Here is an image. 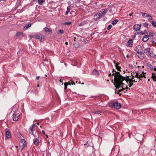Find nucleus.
<instances>
[{
  "label": "nucleus",
  "instance_id": "20e7f679",
  "mask_svg": "<svg viewBox=\"0 0 156 156\" xmlns=\"http://www.w3.org/2000/svg\"><path fill=\"white\" fill-rule=\"evenodd\" d=\"M149 34H148V33H147L145 34V35L143 37L142 40L144 42H146L148 41L149 39V37L151 34V32H149Z\"/></svg>",
  "mask_w": 156,
  "mask_h": 156
},
{
  "label": "nucleus",
  "instance_id": "13d9d810",
  "mask_svg": "<svg viewBox=\"0 0 156 156\" xmlns=\"http://www.w3.org/2000/svg\"><path fill=\"white\" fill-rule=\"evenodd\" d=\"M133 14V13H130L129 14V16H132V15Z\"/></svg>",
  "mask_w": 156,
  "mask_h": 156
},
{
  "label": "nucleus",
  "instance_id": "f03ea898",
  "mask_svg": "<svg viewBox=\"0 0 156 156\" xmlns=\"http://www.w3.org/2000/svg\"><path fill=\"white\" fill-rule=\"evenodd\" d=\"M35 36L36 38L39 39L41 42L43 41L44 40V36L41 34H36Z\"/></svg>",
  "mask_w": 156,
  "mask_h": 156
},
{
  "label": "nucleus",
  "instance_id": "a211bd4d",
  "mask_svg": "<svg viewBox=\"0 0 156 156\" xmlns=\"http://www.w3.org/2000/svg\"><path fill=\"white\" fill-rule=\"evenodd\" d=\"M34 144L36 145H38L39 144V140L37 138H35L34 139Z\"/></svg>",
  "mask_w": 156,
  "mask_h": 156
},
{
  "label": "nucleus",
  "instance_id": "f257e3e1",
  "mask_svg": "<svg viewBox=\"0 0 156 156\" xmlns=\"http://www.w3.org/2000/svg\"><path fill=\"white\" fill-rule=\"evenodd\" d=\"M124 80L125 77L122 75L114 77V81L116 84V85H115V87H116V89H119L121 85L124 84L122 83V82Z\"/></svg>",
  "mask_w": 156,
  "mask_h": 156
},
{
  "label": "nucleus",
  "instance_id": "bf43d9fd",
  "mask_svg": "<svg viewBox=\"0 0 156 156\" xmlns=\"http://www.w3.org/2000/svg\"><path fill=\"white\" fill-rule=\"evenodd\" d=\"M151 36L152 37H153V34H152V33H151V34L149 36Z\"/></svg>",
  "mask_w": 156,
  "mask_h": 156
},
{
  "label": "nucleus",
  "instance_id": "423d86ee",
  "mask_svg": "<svg viewBox=\"0 0 156 156\" xmlns=\"http://www.w3.org/2000/svg\"><path fill=\"white\" fill-rule=\"evenodd\" d=\"M137 53L138 54V56L141 59H143L144 58V54L142 52L137 51Z\"/></svg>",
  "mask_w": 156,
  "mask_h": 156
},
{
  "label": "nucleus",
  "instance_id": "ea45409f",
  "mask_svg": "<svg viewBox=\"0 0 156 156\" xmlns=\"http://www.w3.org/2000/svg\"><path fill=\"white\" fill-rule=\"evenodd\" d=\"M148 25V23H145L143 24V26L145 27H147Z\"/></svg>",
  "mask_w": 156,
  "mask_h": 156
},
{
  "label": "nucleus",
  "instance_id": "c85d7f7f",
  "mask_svg": "<svg viewBox=\"0 0 156 156\" xmlns=\"http://www.w3.org/2000/svg\"><path fill=\"white\" fill-rule=\"evenodd\" d=\"M118 21V20H115L112 22V24L113 25H115L117 23Z\"/></svg>",
  "mask_w": 156,
  "mask_h": 156
},
{
  "label": "nucleus",
  "instance_id": "dca6fc26",
  "mask_svg": "<svg viewBox=\"0 0 156 156\" xmlns=\"http://www.w3.org/2000/svg\"><path fill=\"white\" fill-rule=\"evenodd\" d=\"M31 25V24L30 23L27 24L24 27L23 29L25 30H27L28 28L30 27Z\"/></svg>",
  "mask_w": 156,
  "mask_h": 156
},
{
  "label": "nucleus",
  "instance_id": "f8f14e48",
  "mask_svg": "<svg viewBox=\"0 0 156 156\" xmlns=\"http://www.w3.org/2000/svg\"><path fill=\"white\" fill-rule=\"evenodd\" d=\"M113 62L114 64H115V67H116V69L118 70L121 71V67L120 66H118L119 64V63H116L115 61H114Z\"/></svg>",
  "mask_w": 156,
  "mask_h": 156
},
{
  "label": "nucleus",
  "instance_id": "a19ab883",
  "mask_svg": "<svg viewBox=\"0 0 156 156\" xmlns=\"http://www.w3.org/2000/svg\"><path fill=\"white\" fill-rule=\"evenodd\" d=\"M71 24V22H66L65 23V24L69 25Z\"/></svg>",
  "mask_w": 156,
  "mask_h": 156
},
{
  "label": "nucleus",
  "instance_id": "1a4fd4ad",
  "mask_svg": "<svg viewBox=\"0 0 156 156\" xmlns=\"http://www.w3.org/2000/svg\"><path fill=\"white\" fill-rule=\"evenodd\" d=\"M114 108L119 109L121 108V104L119 103L115 102L114 103Z\"/></svg>",
  "mask_w": 156,
  "mask_h": 156
},
{
  "label": "nucleus",
  "instance_id": "a18cd8bd",
  "mask_svg": "<svg viewBox=\"0 0 156 156\" xmlns=\"http://www.w3.org/2000/svg\"><path fill=\"white\" fill-rule=\"evenodd\" d=\"M124 80H125L126 81V82L127 83H128L129 82V79H126L125 78Z\"/></svg>",
  "mask_w": 156,
  "mask_h": 156
},
{
  "label": "nucleus",
  "instance_id": "37998d69",
  "mask_svg": "<svg viewBox=\"0 0 156 156\" xmlns=\"http://www.w3.org/2000/svg\"><path fill=\"white\" fill-rule=\"evenodd\" d=\"M125 90V89L124 88H123L122 89H121V90H118V92H121L122 91H123L124 90Z\"/></svg>",
  "mask_w": 156,
  "mask_h": 156
},
{
  "label": "nucleus",
  "instance_id": "09e8293b",
  "mask_svg": "<svg viewBox=\"0 0 156 156\" xmlns=\"http://www.w3.org/2000/svg\"><path fill=\"white\" fill-rule=\"evenodd\" d=\"M115 71H116L114 69H113V71H112V73H113L112 74V76H114V75H115V73H114V72H115Z\"/></svg>",
  "mask_w": 156,
  "mask_h": 156
},
{
  "label": "nucleus",
  "instance_id": "6e6552de",
  "mask_svg": "<svg viewBox=\"0 0 156 156\" xmlns=\"http://www.w3.org/2000/svg\"><path fill=\"white\" fill-rule=\"evenodd\" d=\"M20 115L18 114L14 113L13 115V120L14 121H17L19 119Z\"/></svg>",
  "mask_w": 156,
  "mask_h": 156
},
{
  "label": "nucleus",
  "instance_id": "79ce46f5",
  "mask_svg": "<svg viewBox=\"0 0 156 156\" xmlns=\"http://www.w3.org/2000/svg\"><path fill=\"white\" fill-rule=\"evenodd\" d=\"M152 43H153L154 42H156V40H155L154 39H153L151 41Z\"/></svg>",
  "mask_w": 156,
  "mask_h": 156
},
{
  "label": "nucleus",
  "instance_id": "0e129e2a",
  "mask_svg": "<svg viewBox=\"0 0 156 156\" xmlns=\"http://www.w3.org/2000/svg\"><path fill=\"white\" fill-rule=\"evenodd\" d=\"M126 89H129L130 90V89H129L127 87H126Z\"/></svg>",
  "mask_w": 156,
  "mask_h": 156
},
{
  "label": "nucleus",
  "instance_id": "69168bd1",
  "mask_svg": "<svg viewBox=\"0 0 156 156\" xmlns=\"http://www.w3.org/2000/svg\"><path fill=\"white\" fill-rule=\"evenodd\" d=\"M65 44H66V45H68V43L67 42H65Z\"/></svg>",
  "mask_w": 156,
  "mask_h": 156
},
{
  "label": "nucleus",
  "instance_id": "774afa93",
  "mask_svg": "<svg viewBox=\"0 0 156 156\" xmlns=\"http://www.w3.org/2000/svg\"><path fill=\"white\" fill-rule=\"evenodd\" d=\"M155 59H156V55H155L154 56V57Z\"/></svg>",
  "mask_w": 156,
  "mask_h": 156
},
{
  "label": "nucleus",
  "instance_id": "4468645a",
  "mask_svg": "<svg viewBox=\"0 0 156 156\" xmlns=\"http://www.w3.org/2000/svg\"><path fill=\"white\" fill-rule=\"evenodd\" d=\"M11 136L10 131L8 129H7V131H6V136L8 138L10 137Z\"/></svg>",
  "mask_w": 156,
  "mask_h": 156
},
{
  "label": "nucleus",
  "instance_id": "e433bc0d",
  "mask_svg": "<svg viewBox=\"0 0 156 156\" xmlns=\"http://www.w3.org/2000/svg\"><path fill=\"white\" fill-rule=\"evenodd\" d=\"M70 85L71 84H72V85H75V83L73 82V81H71V82H69L68 83Z\"/></svg>",
  "mask_w": 156,
  "mask_h": 156
},
{
  "label": "nucleus",
  "instance_id": "2f4dec72",
  "mask_svg": "<svg viewBox=\"0 0 156 156\" xmlns=\"http://www.w3.org/2000/svg\"><path fill=\"white\" fill-rule=\"evenodd\" d=\"M114 103H110L108 104V106L109 107L111 108H114Z\"/></svg>",
  "mask_w": 156,
  "mask_h": 156
},
{
  "label": "nucleus",
  "instance_id": "6ab92c4d",
  "mask_svg": "<svg viewBox=\"0 0 156 156\" xmlns=\"http://www.w3.org/2000/svg\"><path fill=\"white\" fill-rule=\"evenodd\" d=\"M150 49L151 48H147L145 49L144 51L145 53H147L149 54V53H150Z\"/></svg>",
  "mask_w": 156,
  "mask_h": 156
},
{
  "label": "nucleus",
  "instance_id": "393cba45",
  "mask_svg": "<svg viewBox=\"0 0 156 156\" xmlns=\"http://www.w3.org/2000/svg\"><path fill=\"white\" fill-rule=\"evenodd\" d=\"M70 6L69 5L67 7V11L65 13V14L67 15L68 13L70 12Z\"/></svg>",
  "mask_w": 156,
  "mask_h": 156
},
{
  "label": "nucleus",
  "instance_id": "72a5a7b5",
  "mask_svg": "<svg viewBox=\"0 0 156 156\" xmlns=\"http://www.w3.org/2000/svg\"><path fill=\"white\" fill-rule=\"evenodd\" d=\"M19 137L20 139H22V138H24V136L20 133L19 134Z\"/></svg>",
  "mask_w": 156,
  "mask_h": 156
},
{
  "label": "nucleus",
  "instance_id": "473e14b6",
  "mask_svg": "<svg viewBox=\"0 0 156 156\" xmlns=\"http://www.w3.org/2000/svg\"><path fill=\"white\" fill-rule=\"evenodd\" d=\"M68 83H67L66 82L64 83V89L66 90L67 88V86L69 84Z\"/></svg>",
  "mask_w": 156,
  "mask_h": 156
},
{
  "label": "nucleus",
  "instance_id": "603ef678",
  "mask_svg": "<svg viewBox=\"0 0 156 156\" xmlns=\"http://www.w3.org/2000/svg\"><path fill=\"white\" fill-rule=\"evenodd\" d=\"M42 132L43 133V134H44V135H45L47 137H48V136H47V135H46V134H45V132H44V130H42Z\"/></svg>",
  "mask_w": 156,
  "mask_h": 156
},
{
  "label": "nucleus",
  "instance_id": "9b49d317",
  "mask_svg": "<svg viewBox=\"0 0 156 156\" xmlns=\"http://www.w3.org/2000/svg\"><path fill=\"white\" fill-rule=\"evenodd\" d=\"M141 26L140 24L135 25L133 27L134 30L136 31L139 30Z\"/></svg>",
  "mask_w": 156,
  "mask_h": 156
},
{
  "label": "nucleus",
  "instance_id": "8fccbe9b",
  "mask_svg": "<svg viewBox=\"0 0 156 156\" xmlns=\"http://www.w3.org/2000/svg\"><path fill=\"white\" fill-rule=\"evenodd\" d=\"M140 34L141 35H143L145 34V32L142 31L140 32Z\"/></svg>",
  "mask_w": 156,
  "mask_h": 156
},
{
  "label": "nucleus",
  "instance_id": "de8ad7c7",
  "mask_svg": "<svg viewBox=\"0 0 156 156\" xmlns=\"http://www.w3.org/2000/svg\"><path fill=\"white\" fill-rule=\"evenodd\" d=\"M133 85V83H129V87H131L132 85Z\"/></svg>",
  "mask_w": 156,
  "mask_h": 156
},
{
  "label": "nucleus",
  "instance_id": "0eeeda50",
  "mask_svg": "<svg viewBox=\"0 0 156 156\" xmlns=\"http://www.w3.org/2000/svg\"><path fill=\"white\" fill-rule=\"evenodd\" d=\"M107 10L106 9H102L98 13V15H101L102 17L106 13Z\"/></svg>",
  "mask_w": 156,
  "mask_h": 156
},
{
  "label": "nucleus",
  "instance_id": "3c124183",
  "mask_svg": "<svg viewBox=\"0 0 156 156\" xmlns=\"http://www.w3.org/2000/svg\"><path fill=\"white\" fill-rule=\"evenodd\" d=\"M144 76V75H143L142 74H140V75H139V77H140V78L141 77H143ZM140 80V79H139Z\"/></svg>",
  "mask_w": 156,
  "mask_h": 156
},
{
  "label": "nucleus",
  "instance_id": "4c0bfd02",
  "mask_svg": "<svg viewBox=\"0 0 156 156\" xmlns=\"http://www.w3.org/2000/svg\"><path fill=\"white\" fill-rule=\"evenodd\" d=\"M112 27V26L110 24V25H109L108 27H107V30H109L111 28V27Z\"/></svg>",
  "mask_w": 156,
  "mask_h": 156
},
{
  "label": "nucleus",
  "instance_id": "6e6d98bb",
  "mask_svg": "<svg viewBox=\"0 0 156 156\" xmlns=\"http://www.w3.org/2000/svg\"><path fill=\"white\" fill-rule=\"evenodd\" d=\"M126 79H129V76H126L125 77H124Z\"/></svg>",
  "mask_w": 156,
  "mask_h": 156
},
{
  "label": "nucleus",
  "instance_id": "58836bf2",
  "mask_svg": "<svg viewBox=\"0 0 156 156\" xmlns=\"http://www.w3.org/2000/svg\"><path fill=\"white\" fill-rule=\"evenodd\" d=\"M139 75L138 73H136L135 77H136L137 79H140V77L138 76Z\"/></svg>",
  "mask_w": 156,
  "mask_h": 156
},
{
  "label": "nucleus",
  "instance_id": "aec40b11",
  "mask_svg": "<svg viewBox=\"0 0 156 156\" xmlns=\"http://www.w3.org/2000/svg\"><path fill=\"white\" fill-rule=\"evenodd\" d=\"M23 33L22 32H18L16 33V37H19L20 36H23Z\"/></svg>",
  "mask_w": 156,
  "mask_h": 156
},
{
  "label": "nucleus",
  "instance_id": "7c9ffc66",
  "mask_svg": "<svg viewBox=\"0 0 156 156\" xmlns=\"http://www.w3.org/2000/svg\"><path fill=\"white\" fill-rule=\"evenodd\" d=\"M151 23L152 25L156 28V22L154 21H152Z\"/></svg>",
  "mask_w": 156,
  "mask_h": 156
},
{
  "label": "nucleus",
  "instance_id": "338daca9",
  "mask_svg": "<svg viewBox=\"0 0 156 156\" xmlns=\"http://www.w3.org/2000/svg\"><path fill=\"white\" fill-rule=\"evenodd\" d=\"M29 37H30V38H32L33 37V36L31 35H29Z\"/></svg>",
  "mask_w": 156,
  "mask_h": 156
},
{
  "label": "nucleus",
  "instance_id": "c756f323",
  "mask_svg": "<svg viewBox=\"0 0 156 156\" xmlns=\"http://www.w3.org/2000/svg\"><path fill=\"white\" fill-rule=\"evenodd\" d=\"M44 1H36V2H37L40 5H41L43 4Z\"/></svg>",
  "mask_w": 156,
  "mask_h": 156
},
{
  "label": "nucleus",
  "instance_id": "052dcab7",
  "mask_svg": "<svg viewBox=\"0 0 156 156\" xmlns=\"http://www.w3.org/2000/svg\"><path fill=\"white\" fill-rule=\"evenodd\" d=\"M154 70L156 71V67L154 68Z\"/></svg>",
  "mask_w": 156,
  "mask_h": 156
},
{
  "label": "nucleus",
  "instance_id": "864d4df0",
  "mask_svg": "<svg viewBox=\"0 0 156 156\" xmlns=\"http://www.w3.org/2000/svg\"><path fill=\"white\" fill-rule=\"evenodd\" d=\"M129 67L131 68H133V65L132 64H129Z\"/></svg>",
  "mask_w": 156,
  "mask_h": 156
},
{
  "label": "nucleus",
  "instance_id": "cd10ccee",
  "mask_svg": "<svg viewBox=\"0 0 156 156\" xmlns=\"http://www.w3.org/2000/svg\"><path fill=\"white\" fill-rule=\"evenodd\" d=\"M74 47L76 48H78L79 47L80 44L79 43L73 44Z\"/></svg>",
  "mask_w": 156,
  "mask_h": 156
},
{
  "label": "nucleus",
  "instance_id": "4d7b16f0",
  "mask_svg": "<svg viewBox=\"0 0 156 156\" xmlns=\"http://www.w3.org/2000/svg\"><path fill=\"white\" fill-rule=\"evenodd\" d=\"M40 77L39 76H38L36 77V79L37 80H38L39 79V78Z\"/></svg>",
  "mask_w": 156,
  "mask_h": 156
},
{
  "label": "nucleus",
  "instance_id": "bb28decb",
  "mask_svg": "<svg viewBox=\"0 0 156 156\" xmlns=\"http://www.w3.org/2000/svg\"><path fill=\"white\" fill-rule=\"evenodd\" d=\"M115 73L116 74V75H115L114 77L121 75L120 74V73L119 72H116V71H115Z\"/></svg>",
  "mask_w": 156,
  "mask_h": 156
},
{
  "label": "nucleus",
  "instance_id": "5fc2aeb1",
  "mask_svg": "<svg viewBox=\"0 0 156 156\" xmlns=\"http://www.w3.org/2000/svg\"><path fill=\"white\" fill-rule=\"evenodd\" d=\"M142 14V16H145V15H146V14H147V13H143L142 12H141V13Z\"/></svg>",
  "mask_w": 156,
  "mask_h": 156
},
{
  "label": "nucleus",
  "instance_id": "49530a36",
  "mask_svg": "<svg viewBox=\"0 0 156 156\" xmlns=\"http://www.w3.org/2000/svg\"><path fill=\"white\" fill-rule=\"evenodd\" d=\"M84 24V23L83 22H82L81 23H80L79 24V26H81Z\"/></svg>",
  "mask_w": 156,
  "mask_h": 156
},
{
  "label": "nucleus",
  "instance_id": "ddd939ff",
  "mask_svg": "<svg viewBox=\"0 0 156 156\" xmlns=\"http://www.w3.org/2000/svg\"><path fill=\"white\" fill-rule=\"evenodd\" d=\"M133 41L132 40L129 39L127 42V45L126 46L129 47H132L133 45Z\"/></svg>",
  "mask_w": 156,
  "mask_h": 156
},
{
  "label": "nucleus",
  "instance_id": "a878e982",
  "mask_svg": "<svg viewBox=\"0 0 156 156\" xmlns=\"http://www.w3.org/2000/svg\"><path fill=\"white\" fill-rule=\"evenodd\" d=\"M146 17L148 20H152V16L149 14H146Z\"/></svg>",
  "mask_w": 156,
  "mask_h": 156
},
{
  "label": "nucleus",
  "instance_id": "e2e57ef3",
  "mask_svg": "<svg viewBox=\"0 0 156 156\" xmlns=\"http://www.w3.org/2000/svg\"><path fill=\"white\" fill-rule=\"evenodd\" d=\"M74 41H76V37H74Z\"/></svg>",
  "mask_w": 156,
  "mask_h": 156
},
{
  "label": "nucleus",
  "instance_id": "39448f33",
  "mask_svg": "<svg viewBox=\"0 0 156 156\" xmlns=\"http://www.w3.org/2000/svg\"><path fill=\"white\" fill-rule=\"evenodd\" d=\"M44 29L45 33L51 34L52 33V29L51 28H48L47 27H45Z\"/></svg>",
  "mask_w": 156,
  "mask_h": 156
},
{
  "label": "nucleus",
  "instance_id": "f3484780",
  "mask_svg": "<svg viewBox=\"0 0 156 156\" xmlns=\"http://www.w3.org/2000/svg\"><path fill=\"white\" fill-rule=\"evenodd\" d=\"M134 77H135L134 76H133L132 78L131 79H129V83H131L133 82H136L137 81V79H136V80H135V79L133 80Z\"/></svg>",
  "mask_w": 156,
  "mask_h": 156
},
{
  "label": "nucleus",
  "instance_id": "5701e85b",
  "mask_svg": "<svg viewBox=\"0 0 156 156\" xmlns=\"http://www.w3.org/2000/svg\"><path fill=\"white\" fill-rule=\"evenodd\" d=\"M152 74L153 76L151 78L153 79V81H155L156 82V76H155V74L152 73Z\"/></svg>",
  "mask_w": 156,
  "mask_h": 156
},
{
  "label": "nucleus",
  "instance_id": "680f3d73",
  "mask_svg": "<svg viewBox=\"0 0 156 156\" xmlns=\"http://www.w3.org/2000/svg\"><path fill=\"white\" fill-rule=\"evenodd\" d=\"M117 93L118 94H119V95L120 96L121 95V94H119V92H118H118H117Z\"/></svg>",
  "mask_w": 156,
  "mask_h": 156
},
{
  "label": "nucleus",
  "instance_id": "c03bdc74",
  "mask_svg": "<svg viewBox=\"0 0 156 156\" xmlns=\"http://www.w3.org/2000/svg\"><path fill=\"white\" fill-rule=\"evenodd\" d=\"M45 61H46L47 62H48V59H47V58H45V59L44 60H43V64H44V62H45Z\"/></svg>",
  "mask_w": 156,
  "mask_h": 156
},
{
  "label": "nucleus",
  "instance_id": "7ed1b4c3",
  "mask_svg": "<svg viewBox=\"0 0 156 156\" xmlns=\"http://www.w3.org/2000/svg\"><path fill=\"white\" fill-rule=\"evenodd\" d=\"M25 142L26 141L24 140V138H22V139L20 140L19 143V146L22 150L26 146Z\"/></svg>",
  "mask_w": 156,
  "mask_h": 156
},
{
  "label": "nucleus",
  "instance_id": "9d476101",
  "mask_svg": "<svg viewBox=\"0 0 156 156\" xmlns=\"http://www.w3.org/2000/svg\"><path fill=\"white\" fill-rule=\"evenodd\" d=\"M34 124H33L29 128V132L30 133H32V135H33L35 136L33 133L34 127Z\"/></svg>",
  "mask_w": 156,
  "mask_h": 156
},
{
  "label": "nucleus",
  "instance_id": "2eb2a0df",
  "mask_svg": "<svg viewBox=\"0 0 156 156\" xmlns=\"http://www.w3.org/2000/svg\"><path fill=\"white\" fill-rule=\"evenodd\" d=\"M102 112V111H100V110L97 111H93L92 112L93 113L96 114H99L100 115H101V114L100 113H101Z\"/></svg>",
  "mask_w": 156,
  "mask_h": 156
},
{
  "label": "nucleus",
  "instance_id": "f704fd0d",
  "mask_svg": "<svg viewBox=\"0 0 156 156\" xmlns=\"http://www.w3.org/2000/svg\"><path fill=\"white\" fill-rule=\"evenodd\" d=\"M64 33V30H59V32H58V34H60V33L61 34H63V33Z\"/></svg>",
  "mask_w": 156,
  "mask_h": 156
},
{
  "label": "nucleus",
  "instance_id": "4be33fe9",
  "mask_svg": "<svg viewBox=\"0 0 156 156\" xmlns=\"http://www.w3.org/2000/svg\"><path fill=\"white\" fill-rule=\"evenodd\" d=\"M98 13L94 15V17L96 19H98L100 18H101L102 17L101 16V15H98Z\"/></svg>",
  "mask_w": 156,
  "mask_h": 156
},
{
  "label": "nucleus",
  "instance_id": "b1692460",
  "mask_svg": "<svg viewBox=\"0 0 156 156\" xmlns=\"http://www.w3.org/2000/svg\"><path fill=\"white\" fill-rule=\"evenodd\" d=\"M147 68L148 69L152 70L153 69V67L152 65L150 64H149L147 66Z\"/></svg>",
  "mask_w": 156,
  "mask_h": 156
},
{
  "label": "nucleus",
  "instance_id": "412c9836",
  "mask_svg": "<svg viewBox=\"0 0 156 156\" xmlns=\"http://www.w3.org/2000/svg\"><path fill=\"white\" fill-rule=\"evenodd\" d=\"M93 75H97L98 74V72L96 69H94L93 70L92 73Z\"/></svg>",
  "mask_w": 156,
  "mask_h": 156
},
{
  "label": "nucleus",
  "instance_id": "c9c22d12",
  "mask_svg": "<svg viewBox=\"0 0 156 156\" xmlns=\"http://www.w3.org/2000/svg\"><path fill=\"white\" fill-rule=\"evenodd\" d=\"M149 55L152 57H154V54H153V53H149L148 54Z\"/></svg>",
  "mask_w": 156,
  "mask_h": 156
}]
</instances>
